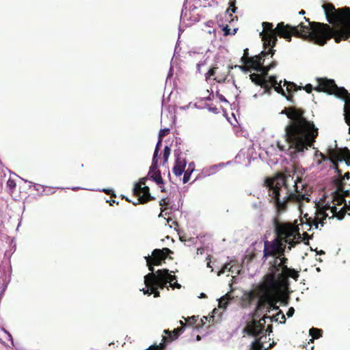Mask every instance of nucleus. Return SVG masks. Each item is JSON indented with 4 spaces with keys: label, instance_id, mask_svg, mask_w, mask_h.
<instances>
[{
    "label": "nucleus",
    "instance_id": "nucleus-2",
    "mask_svg": "<svg viewBox=\"0 0 350 350\" xmlns=\"http://www.w3.org/2000/svg\"><path fill=\"white\" fill-rule=\"evenodd\" d=\"M289 119L284 129V144L278 142L281 152L289 155L295 162L304 156V151L311 147L318 135V129L313 122L308 120L302 109L295 106L284 108L281 112Z\"/></svg>",
    "mask_w": 350,
    "mask_h": 350
},
{
    "label": "nucleus",
    "instance_id": "nucleus-62",
    "mask_svg": "<svg viewBox=\"0 0 350 350\" xmlns=\"http://www.w3.org/2000/svg\"><path fill=\"white\" fill-rule=\"evenodd\" d=\"M171 220H172V219H167V223H169V222H170V221H171Z\"/></svg>",
    "mask_w": 350,
    "mask_h": 350
},
{
    "label": "nucleus",
    "instance_id": "nucleus-48",
    "mask_svg": "<svg viewBox=\"0 0 350 350\" xmlns=\"http://www.w3.org/2000/svg\"><path fill=\"white\" fill-rule=\"evenodd\" d=\"M7 334H8V336L9 337V338L11 340L12 342L13 343L12 337L11 334L10 333H7Z\"/></svg>",
    "mask_w": 350,
    "mask_h": 350
},
{
    "label": "nucleus",
    "instance_id": "nucleus-12",
    "mask_svg": "<svg viewBox=\"0 0 350 350\" xmlns=\"http://www.w3.org/2000/svg\"><path fill=\"white\" fill-rule=\"evenodd\" d=\"M181 152L179 150L174 151V155L176 157L175 164L172 169L173 173L176 176H179L183 174L185 172V169L187 165V162L185 158L180 157Z\"/></svg>",
    "mask_w": 350,
    "mask_h": 350
},
{
    "label": "nucleus",
    "instance_id": "nucleus-47",
    "mask_svg": "<svg viewBox=\"0 0 350 350\" xmlns=\"http://www.w3.org/2000/svg\"><path fill=\"white\" fill-rule=\"evenodd\" d=\"M237 29H238L237 28H234V29H233V31H232V32H231V35H234V34L236 33V32H237Z\"/></svg>",
    "mask_w": 350,
    "mask_h": 350
},
{
    "label": "nucleus",
    "instance_id": "nucleus-9",
    "mask_svg": "<svg viewBox=\"0 0 350 350\" xmlns=\"http://www.w3.org/2000/svg\"><path fill=\"white\" fill-rule=\"evenodd\" d=\"M320 88L326 91L329 94H334L341 98L345 103L344 119L345 123L350 126V96L347 98L349 94L347 90L342 87H338L333 79H325L320 81Z\"/></svg>",
    "mask_w": 350,
    "mask_h": 350
},
{
    "label": "nucleus",
    "instance_id": "nucleus-53",
    "mask_svg": "<svg viewBox=\"0 0 350 350\" xmlns=\"http://www.w3.org/2000/svg\"><path fill=\"white\" fill-rule=\"evenodd\" d=\"M162 185H161V187H159L161 188V191H162V192H164V191H165V188H164V187H162Z\"/></svg>",
    "mask_w": 350,
    "mask_h": 350
},
{
    "label": "nucleus",
    "instance_id": "nucleus-64",
    "mask_svg": "<svg viewBox=\"0 0 350 350\" xmlns=\"http://www.w3.org/2000/svg\"><path fill=\"white\" fill-rule=\"evenodd\" d=\"M349 133L350 134V126L349 127Z\"/></svg>",
    "mask_w": 350,
    "mask_h": 350
},
{
    "label": "nucleus",
    "instance_id": "nucleus-31",
    "mask_svg": "<svg viewBox=\"0 0 350 350\" xmlns=\"http://www.w3.org/2000/svg\"><path fill=\"white\" fill-rule=\"evenodd\" d=\"M327 208V203L325 205V206H324V208H322V209H321V208L317 209L315 213H317V211H325V213L327 215H328V214L327 213V211H330V212L332 213V217H329V219H332V217H336V218H338V217L336 216V215H335V214H334V213L332 212L331 209H328V208ZM329 217V215H327V217Z\"/></svg>",
    "mask_w": 350,
    "mask_h": 350
},
{
    "label": "nucleus",
    "instance_id": "nucleus-11",
    "mask_svg": "<svg viewBox=\"0 0 350 350\" xmlns=\"http://www.w3.org/2000/svg\"><path fill=\"white\" fill-rule=\"evenodd\" d=\"M146 177L141 178L138 183H135L133 188V193L139 197L138 200L141 203H145L154 199V197L150 195L149 187L146 185Z\"/></svg>",
    "mask_w": 350,
    "mask_h": 350
},
{
    "label": "nucleus",
    "instance_id": "nucleus-26",
    "mask_svg": "<svg viewBox=\"0 0 350 350\" xmlns=\"http://www.w3.org/2000/svg\"><path fill=\"white\" fill-rule=\"evenodd\" d=\"M229 271L231 273H236L237 275H239L241 273V269L239 265H232L229 268Z\"/></svg>",
    "mask_w": 350,
    "mask_h": 350
},
{
    "label": "nucleus",
    "instance_id": "nucleus-23",
    "mask_svg": "<svg viewBox=\"0 0 350 350\" xmlns=\"http://www.w3.org/2000/svg\"><path fill=\"white\" fill-rule=\"evenodd\" d=\"M171 148L168 146H165L163 150V163H165L167 162L169 157L170 155Z\"/></svg>",
    "mask_w": 350,
    "mask_h": 350
},
{
    "label": "nucleus",
    "instance_id": "nucleus-14",
    "mask_svg": "<svg viewBox=\"0 0 350 350\" xmlns=\"http://www.w3.org/2000/svg\"><path fill=\"white\" fill-rule=\"evenodd\" d=\"M229 286L230 287V291L228 292L226 295L217 299L218 308L223 310H225L227 308L229 303L233 299V297L230 294L231 292L233 291L232 285V284H229Z\"/></svg>",
    "mask_w": 350,
    "mask_h": 350
},
{
    "label": "nucleus",
    "instance_id": "nucleus-19",
    "mask_svg": "<svg viewBox=\"0 0 350 350\" xmlns=\"http://www.w3.org/2000/svg\"><path fill=\"white\" fill-rule=\"evenodd\" d=\"M233 68V66H228L226 68V70L221 74L217 73V75L215 77V80L218 83L224 82L226 79V77L229 75L230 70Z\"/></svg>",
    "mask_w": 350,
    "mask_h": 350
},
{
    "label": "nucleus",
    "instance_id": "nucleus-52",
    "mask_svg": "<svg viewBox=\"0 0 350 350\" xmlns=\"http://www.w3.org/2000/svg\"><path fill=\"white\" fill-rule=\"evenodd\" d=\"M200 340H201V336H200V335H198V336H196V340H197V341H200Z\"/></svg>",
    "mask_w": 350,
    "mask_h": 350
},
{
    "label": "nucleus",
    "instance_id": "nucleus-55",
    "mask_svg": "<svg viewBox=\"0 0 350 350\" xmlns=\"http://www.w3.org/2000/svg\"><path fill=\"white\" fill-rule=\"evenodd\" d=\"M207 267L211 268V262H207Z\"/></svg>",
    "mask_w": 350,
    "mask_h": 350
},
{
    "label": "nucleus",
    "instance_id": "nucleus-13",
    "mask_svg": "<svg viewBox=\"0 0 350 350\" xmlns=\"http://www.w3.org/2000/svg\"><path fill=\"white\" fill-rule=\"evenodd\" d=\"M158 168V163L155 166V168L152 169V163L150 167V170L148 174V176L152 179L154 183H156L159 187H161V185H163V180L161 177V172L157 170Z\"/></svg>",
    "mask_w": 350,
    "mask_h": 350
},
{
    "label": "nucleus",
    "instance_id": "nucleus-6",
    "mask_svg": "<svg viewBox=\"0 0 350 350\" xmlns=\"http://www.w3.org/2000/svg\"><path fill=\"white\" fill-rule=\"evenodd\" d=\"M275 230L277 237L272 241H265L263 250V258L274 257L271 266L275 260L280 261V258L284 257L285 250L290 251L301 238L299 228L290 224L275 223Z\"/></svg>",
    "mask_w": 350,
    "mask_h": 350
},
{
    "label": "nucleus",
    "instance_id": "nucleus-34",
    "mask_svg": "<svg viewBox=\"0 0 350 350\" xmlns=\"http://www.w3.org/2000/svg\"><path fill=\"white\" fill-rule=\"evenodd\" d=\"M295 313V309L293 307H291L288 308L287 312H286V315L288 316V317H291L293 316Z\"/></svg>",
    "mask_w": 350,
    "mask_h": 350
},
{
    "label": "nucleus",
    "instance_id": "nucleus-59",
    "mask_svg": "<svg viewBox=\"0 0 350 350\" xmlns=\"http://www.w3.org/2000/svg\"><path fill=\"white\" fill-rule=\"evenodd\" d=\"M320 154H321V157H322L323 160H325L324 155H323V154H322L321 153Z\"/></svg>",
    "mask_w": 350,
    "mask_h": 350
},
{
    "label": "nucleus",
    "instance_id": "nucleus-61",
    "mask_svg": "<svg viewBox=\"0 0 350 350\" xmlns=\"http://www.w3.org/2000/svg\"><path fill=\"white\" fill-rule=\"evenodd\" d=\"M303 235H304V236H307V237L308 236V234H307L306 232H304Z\"/></svg>",
    "mask_w": 350,
    "mask_h": 350
},
{
    "label": "nucleus",
    "instance_id": "nucleus-46",
    "mask_svg": "<svg viewBox=\"0 0 350 350\" xmlns=\"http://www.w3.org/2000/svg\"><path fill=\"white\" fill-rule=\"evenodd\" d=\"M336 170L337 172V174H338V176H341L342 175V171L339 169H338L336 167Z\"/></svg>",
    "mask_w": 350,
    "mask_h": 350
},
{
    "label": "nucleus",
    "instance_id": "nucleus-8",
    "mask_svg": "<svg viewBox=\"0 0 350 350\" xmlns=\"http://www.w3.org/2000/svg\"><path fill=\"white\" fill-rule=\"evenodd\" d=\"M350 193L349 190H345L343 187L338 186L332 193V201L327 202L328 209L336 215L339 220L344 218L346 214L350 215V207L347 206L345 197Z\"/></svg>",
    "mask_w": 350,
    "mask_h": 350
},
{
    "label": "nucleus",
    "instance_id": "nucleus-58",
    "mask_svg": "<svg viewBox=\"0 0 350 350\" xmlns=\"http://www.w3.org/2000/svg\"><path fill=\"white\" fill-rule=\"evenodd\" d=\"M191 320H193V321H194V320H196V317H195V316L191 317Z\"/></svg>",
    "mask_w": 350,
    "mask_h": 350
},
{
    "label": "nucleus",
    "instance_id": "nucleus-1",
    "mask_svg": "<svg viewBox=\"0 0 350 350\" xmlns=\"http://www.w3.org/2000/svg\"><path fill=\"white\" fill-rule=\"evenodd\" d=\"M322 8L327 21L329 23L336 24L334 30L327 24L310 22L306 17L304 19L308 22V25H305L302 23L298 25H284L281 22L273 28L271 23H262V31L260 33V36L263 41L265 50L261 52L260 55L253 57L251 69L259 73L251 74L250 77L253 83L265 88L262 94H270L272 86L277 92L285 96V91L282 86V81L278 82L277 77L275 75L267 78L268 72L276 66V63L273 62L267 66L263 65L265 57L269 55L272 57L274 54L275 51L273 48L278 41L277 36L291 42L293 35L320 46L325 45L331 38H334L337 43L350 38V16L343 12L341 9H336L330 3L323 4Z\"/></svg>",
    "mask_w": 350,
    "mask_h": 350
},
{
    "label": "nucleus",
    "instance_id": "nucleus-25",
    "mask_svg": "<svg viewBox=\"0 0 350 350\" xmlns=\"http://www.w3.org/2000/svg\"><path fill=\"white\" fill-rule=\"evenodd\" d=\"M218 69V67H217L216 66H213L212 68H211L206 73L205 75V77H206V79L207 80L208 79H209L211 77L215 75L216 73H217V70Z\"/></svg>",
    "mask_w": 350,
    "mask_h": 350
},
{
    "label": "nucleus",
    "instance_id": "nucleus-42",
    "mask_svg": "<svg viewBox=\"0 0 350 350\" xmlns=\"http://www.w3.org/2000/svg\"><path fill=\"white\" fill-rule=\"evenodd\" d=\"M203 252H204V249L202 247L198 248V250H197L198 254H202Z\"/></svg>",
    "mask_w": 350,
    "mask_h": 350
},
{
    "label": "nucleus",
    "instance_id": "nucleus-15",
    "mask_svg": "<svg viewBox=\"0 0 350 350\" xmlns=\"http://www.w3.org/2000/svg\"><path fill=\"white\" fill-rule=\"evenodd\" d=\"M221 313H219L218 310L217 308H215L212 311V314L208 317H203V318L201 319L202 325H205L207 322L208 323H217L221 320Z\"/></svg>",
    "mask_w": 350,
    "mask_h": 350
},
{
    "label": "nucleus",
    "instance_id": "nucleus-3",
    "mask_svg": "<svg viewBox=\"0 0 350 350\" xmlns=\"http://www.w3.org/2000/svg\"><path fill=\"white\" fill-rule=\"evenodd\" d=\"M265 185L268 189L270 200L273 202L278 211L285 210L289 202L295 203L301 208L304 202H309L310 187L303 184L299 178L293 180L289 176H277L267 178Z\"/></svg>",
    "mask_w": 350,
    "mask_h": 350
},
{
    "label": "nucleus",
    "instance_id": "nucleus-38",
    "mask_svg": "<svg viewBox=\"0 0 350 350\" xmlns=\"http://www.w3.org/2000/svg\"><path fill=\"white\" fill-rule=\"evenodd\" d=\"M186 10V8L185 7V5L183 6V9L182 10V12H181V15H180V21L182 20H184L185 17L187 15V13L185 11Z\"/></svg>",
    "mask_w": 350,
    "mask_h": 350
},
{
    "label": "nucleus",
    "instance_id": "nucleus-56",
    "mask_svg": "<svg viewBox=\"0 0 350 350\" xmlns=\"http://www.w3.org/2000/svg\"><path fill=\"white\" fill-rule=\"evenodd\" d=\"M172 224H173L174 225H175V226H178V223H177V221H172Z\"/></svg>",
    "mask_w": 350,
    "mask_h": 350
},
{
    "label": "nucleus",
    "instance_id": "nucleus-36",
    "mask_svg": "<svg viewBox=\"0 0 350 350\" xmlns=\"http://www.w3.org/2000/svg\"><path fill=\"white\" fill-rule=\"evenodd\" d=\"M217 96L220 100V101L225 102V103H228V100L226 99V98L222 94H219L217 92Z\"/></svg>",
    "mask_w": 350,
    "mask_h": 350
},
{
    "label": "nucleus",
    "instance_id": "nucleus-24",
    "mask_svg": "<svg viewBox=\"0 0 350 350\" xmlns=\"http://www.w3.org/2000/svg\"><path fill=\"white\" fill-rule=\"evenodd\" d=\"M343 154L347 160L341 159L340 161H345L347 166H350V150L345 148L343 150Z\"/></svg>",
    "mask_w": 350,
    "mask_h": 350
},
{
    "label": "nucleus",
    "instance_id": "nucleus-18",
    "mask_svg": "<svg viewBox=\"0 0 350 350\" xmlns=\"http://www.w3.org/2000/svg\"><path fill=\"white\" fill-rule=\"evenodd\" d=\"M162 139H161V138H158V142H157L155 148H154L152 160V169L155 168L157 163H158V154H159V152L160 150V147L161 146Z\"/></svg>",
    "mask_w": 350,
    "mask_h": 350
},
{
    "label": "nucleus",
    "instance_id": "nucleus-21",
    "mask_svg": "<svg viewBox=\"0 0 350 350\" xmlns=\"http://www.w3.org/2000/svg\"><path fill=\"white\" fill-rule=\"evenodd\" d=\"M218 170V168H217V166L215 164L208 167L204 168L203 172L204 173L205 176H210L215 174Z\"/></svg>",
    "mask_w": 350,
    "mask_h": 350
},
{
    "label": "nucleus",
    "instance_id": "nucleus-32",
    "mask_svg": "<svg viewBox=\"0 0 350 350\" xmlns=\"http://www.w3.org/2000/svg\"><path fill=\"white\" fill-rule=\"evenodd\" d=\"M170 204V200L168 198H163L159 202V205L161 206H168Z\"/></svg>",
    "mask_w": 350,
    "mask_h": 350
},
{
    "label": "nucleus",
    "instance_id": "nucleus-45",
    "mask_svg": "<svg viewBox=\"0 0 350 350\" xmlns=\"http://www.w3.org/2000/svg\"><path fill=\"white\" fill-rule=\"evenodd\" d=\"M204 65V63H198L197 64V70L200 72V67Z\"/></svg>",
    "mask_w": 350,
    "mask_h": 350
},
{
    "label": "nucleus",
    "instance_id": "nucleus-51",
    "mask_svg": "<svg viewBox=\"0 0 350 350\" xmlns=\"http://www.w3.org/2000/svg\"><path fill=\"white\" fill-rule=\"evenodd\" d=\"M299 14L301 15H304L305 14V11L304 10H301V11H299Z\"/></svg>",
    "mask_w": 350,
    "mask_h": 350
},
{
    "label": "nucleus",
    "instance_id": "nucleus-44",
    "mask_svg": "<svg viewBox=\"0 0 350 350\" xmlns=\"http://www.w3.org/2000/svg\"><path fill=\"white\" fill-rule=\"evenodd\" d=\"M72 191H77L79 189H83V188L79 187H73L70 188Z\"/></svg>",
    "mask_w": 350,
    "mask_h": 350
},
{
    "label": "nucleus",
    "instance_id": "nucleus-5",
    "mask_svg": "<svg viewBox=\"0 0 350 350\" xmlns=\"http://www.w3.org/2000/svg\"><path fill=\"white\" fill-rule=\"evenodd\" d=\"M271 309L278 310V307L267 299H259L257 301L255 311L243 329L245 333L256 338L251 343L250 350H268V349L271 347V345H269V347H265L264 345V343L267 340V332H268L269 335L272 332L271 326L269 325L267 328L265 329L266 319H270L271 321H278L279 319H281L280 323H285L286 317L281 310H280L272 318H270L267 315L260 318V315L262 312H270V310Z\"/></svg>",
    "mask_w": 350,
    "mask_h": 350
},
{
    "label": "nucleus",
    "instance_id": "nucleus-39",
    "mask_svg": "<svg viewBox=\"0 0 350 350\" xmlns=\"http://www.w3.org/2000/svg\"><path fill=\"white\" fill-rule=\"evenodd\" d=\"M102 191L105 192L107 194L115 196V194L113 193V191L109 189H102Z\"/></svg>",
    "mask_w": 350,
    "mask_h": 350
},
{
    "label": "nucleus",
    "instance_id": "nucleus-22",
    "mask_svg": "<svg viewBox=\"0 0 350 350\" xmlns=\"http://www.w3.org/2000/svg\"><path fill=\"white\" fill-rule=\"evenodd\" d=\"M237 7L235 6V0H230L229 2V8L226 11V14L229 15V17L232 16L231 13H234L237 10Z\"/></svg>",
    "mask_w": 350,
    "mask_h": 350
},
{
    "label": "nucleus",
    "instance_id": "nucleus-50",
    "mask_svg": "<svg viewBox=\"0 0 350 350\" xmlns=\"http://www.w3.org/2000/svg\"><path fill=\"white\" fill-rule=\"evenodd\" d=\"M317 254H320V255H321V254H325V252H324V251H323V250H320L319 252H317Z\"/></svg>",
    "mask_w": 350,
    "mask_h": 350
},
{
    "label": "nucleus",
    "instance_id": "nucleus-60",
    "mask_svg": "<svg viewBox=\"0 0 350 350\" xmlns=\"http://www.w3.org/2000/svg\"><path fill=\"white\" fill-rule=\"evenodd\" d=\"M235 278H236L235 276H233L232 280L235 282Z\"/></svg>",
    "mask_w": 350,
    "mask_h": 350
},
{
    "label": "nucleus",
    "instance_id": "nucleus-30",
    "mask_svg": "<svg viewBox=\"0 0 350 350\" xmlns=\"http://www.w3.org/2000/svg\"><path fill=\"white\" fill-rule=\"evenodd\" d=\"M284 85H286V91H288V92H292L293 91V88H295V84H294L293 83L288 82L286 80H284Z\"/></svg>",
    "mask_w": 350,
    "mask_h": 350
},
{
    "label": "nucleus",
    "instance_id": "nucleus-16",
    "mask_svg": "<svg viewBox=\"0 0 350 350\" xmlns=\"http://www.w3.org/2000/svg\"><path fill=\"white\" fill-rule=\"evenodd\" d=\"M309 335L312 336V338L308 342V344L313 343L314 339L322 337L323 330L317 327H312L309 329Z\"/></svg>",
    "mask_w": 350,
    "mask_h": 350
},
{
    "label": "nucleus",
    "instance_id": "nucleus-54",
    "mask_svg": "<svg viewBox=\"0 0 350 350\" xmlns=\"http://www.w3.org/2000/svg\"><path fill=\"white\" fill-rule=\"evenodd\" d=\"M210 110L212 111H215L217 110V108H215V107L211 108Z\"/></svg>",
    "mask_w": 350,
    "mask_h": 350
},
{
    "label": "nucleus",
    "instance_id": "nucleus-40",
    "mask_svg": "<svg viewBox=\"0 0 350 350\" xmlns=\"http://www.w3.org/2000/svg\"><path fill=\"white\" fill-rule=\"evenodd\" d=\"M8 185L10 187H15L16 186V184L14 183V180H11V179H9L8 181Z\"/></svg>",
    "mask_w": 350,
    "mask_h": 350
},
{
    "label": "nucleus",
    "instance_id": "nucleus-63",
    "mask_svg": "<svg viewBox=\"0 0 350 350\" xmlns=\"http://www.w3.org/2000/svg\"><path fill=\"white\" fill-rule=\"evenodd\" d=\"M254 98H256V97H257V94H254Z\"/></svg>",
    "mask_w": 350,
    "mask_h": 350
},
{
    "label": "nucleus",
    "instance_id": "nucleus-17",
    "mask_svg": "<svg viewBox=\"0 0 350 350\" xmlns=\"http://www.w3.org/2000/svg\"><path fill=\"white\" fill-rule=\"evenodd\" d=\"M195 170V163L194 162H191L189 163L187 169L184 172V176L183 178V183H187L189 182L191 175L193 173V172Z\"/></svg>",
    "mask_w": 350,
    "mask_h": 350
},
{
    "label": "nucleus",
    "instance_id": "nucleus-28",
    "mask_svg": "<svg viewBox=\"0 0 350 350\" xmlns=\"http://www.w3.org/2000/svg\"><path fill=\"white\" fill-rule=\"evenodd\" d=\"M170 130L168 128L161 129L159 133L158 138L163 139V137H165L170 133Z\"/></svg>",
    "mask_w": 350,
    "mask_h": 350
},
{
    "label": "nucleus",
    "instance_id": "nucleus-29",
    "mask_svg": "<svg viewBox=\"0 0 350 350\" xmlns=\"http://www.w3.org/2000/svg\"><path fill=\"white\" fill-rule=\"evenodd\" d=\"M230 267V263L224 264V266L221 267V269L218 271L217 275H221L225 271H229Z\"/></svg>",
    "mask_w": 350,
    "mask_h": 350
},
{
    "label": "nucleus",
    "instance_id": "nucleus-20",
    "mask_svg": "<svg viewBox=\"0 0 350 350\" xmlns=\"http://www.w3.org/2000/svg\"><path fill=\"white\" fill-rule=\"evenodd\" d=\"M325 79H318V85L314 88V90L316 91H318V92H324V90H321L320 88V81L321 80H325ZM304 90L308 92V93H310L312 92V90H313V87L311 84H307L305 87H304ZM325 92H326V91H325ZM327 94H329L327 92Z\"/></svg>",
    "mask_w": 350,
    "mask_h": 350
},
{
    "label": "nucleus",
    "instance_id": "nucleus-33",
    "mask_svg": "<svg viewBox=\"0 0 350 350\" xmlns=\"http://www.w3.org/2000/svg\"><path fill=\"white\" fill-rule=\"evenodd\" d=\"M222 30H223L224 34L225 36H228V35L231 34L230 29L229 28L228 25H227L223 27Z\"/></svg>",
    "mask_w": 350,
    "mask_h": 350
},
{
    "label": "nucleus",
    "instance_id": "nucleus-41",
    "mask_svg": "<svg viewBox=\"0 0 350 350\" xmlns=\"http://www.w3.org/2000/svg\"><path fill=\"white\" fill-rule=\"evenodd\" d=\"M350 178V173L349 172H346L343 176V178L342 180H349Z\"/></svg>",
    "mask_w": 350,
    "mask_h": 350
},
{
    "label": "nucleus",
    "instance_id": "nucleus-57",
    "mask_svg": "<svg viewBox=\"0 0 350 350\" xmlns=\"http://www.w3.org/2000/svg\"><path fill=\"white\" fill-rule=\"evenodd\" d=\"M165 209L161 210V213L159 214V217H161L162 213L164 212Z\"/></svg>",
    "mask_w": 350,
    "mask_h": 350
},
{
    "label": "nucleus",
    "instance_id": "nucleus-4",
    "mask_svg": "<svg viewBox=\"0 0 350 350\" xmlns=\"http://www.w3.org/2000/svg\"><path fill=\"white\" fill-rule=\"evenodd\" d=\"M172 252L167 247L163 249H154L152 252V256H144L146 265L150 273L144 276V284L146 287L141 291L144 295H150L154 294V297L160 296L159 289H164L169 287L180 289L181 285L178 283L177 278L172 274L174 271L167 269H159L154 271V266H160L165 262L167 255Z\"/></svg>",
    "mask_w": 350,
    "mask_h": 350
},
{
    "label": "nucleus",
    "instance_id": "nucleus-10",
    "mask_svg": "<svg viewBox=\"0 0 350 350\" xmlns=\"http://www.w3.org/2000/svg\"><path fill=\"white\" fill-rule=\"evenodd\" d=\"M327 215L325 213V211H319L315 213V216L314 218L310 217L306 219V222H304L302 220H300V224H292L287 222H278L279 224H287L292 225L293 226H296L297 228H299V233H300V230H310L313 226L315 229L319 228V224H321V226H323V220L326 219ZM300 234V240L297 242L299 243L301 241V234Z\"/></svg>",
    "mask_w": 350,
    "mask_h": 350
},
{
    "label": "nucleus",
    "instance_id": "nucleus-7",
    "mask_svg": "<svg viewBox=\"0 0 350 350\" xmlns=\"http://www.w3.org/2000/svg\"><path fill=\"white\" fill-rule=\"evenodd\" d=\"M288 259L285 257L280 258V261L275 260L273 266H271V273L265 277V286L268 291H275L278 286L280 280L286 278H292L297 280L299 273L293 269L287 266Z\"/></svg>",
    "mask_w": 350,
    "mask_h": 350
},
{
    "label": "nucleus",
    "instance_id": "nucleus-43",
    "mask_svg": "<svg viewBox=\"0 0 350 350\" xmlns=\"http://www.w3.org/2000/svg\"><path fill=\"white\" fill-rule=\"evenodd\" d=\"M198 297L200 298V299L206 298V295L205 293H201Z\"/></svg>",
    "mask_w": 350,
    "mask_h": 350
},
{
    "label": "nucleus",
    "instance_id": "nucleus-27",
    "mask_svg": "<svg viewBox=\"0 0 350 350\" xmlns=\"http://www.w3.org/2000/svg\"><path fill=\"white\" fill-rule=\"evenodd\" d=\"M29 183L32 184L33 187H34V189L38 192H41V194H42L44 191H45V187L43 186V185H38V184H36V183H33L31 182H29Z\"/></svg>",
    "mask_w": 350,
    "mask_h": 350
},
{
    "label": "nucleus",
    "instance_id": "nucleus-49",
    "mask_svg": "<svg viewBox=\"0 0 350 350\" xmlns=\"http://www.w3.org/2000/svg\"><path fill=\"white\" fill-rule=\"evenodd\" d=\"M172 70V68H171L170 70V72L168 73L167 77H171L172 75V73L171 72Z\"/></svg>",
    "mask_w": 350,
    "mask_h": 350
},
{
    "label": "nucleus",
    "instance_id": "nucleus-35",
    "mask_svg": "<svg viewBox=\"0 0 350 350\" xmlns=\"http://www.w3.org/2000/svg\"><path fill=\"white\" fill-rule=\"evenodd\" d=\"M230 163H231V161H228L226 163H219L215 164V165L217 166V168H218V170H219L222 167L226 166L227 165H229Z\"/></svg>",
    "mask_w": 350,
    "mask_h": 350
},
{
    "label": "nucleus",
    "instance_id": "nucleus-37",
    "mask_svg": "<svg viewBox=\"0 0 350 350\" xmlns=\"http://www.w3.org/2000/svg\"><path fill=\"white\" fill-rule=\"evenodd\" d=\"M234 68H239L241 70H242L243 72L245 73H247L249 70L243 66H238V65H236L234 66Z\"/></svg>",
    "mask_w": 350,
    "mask_h": 350
}]
</instances>
